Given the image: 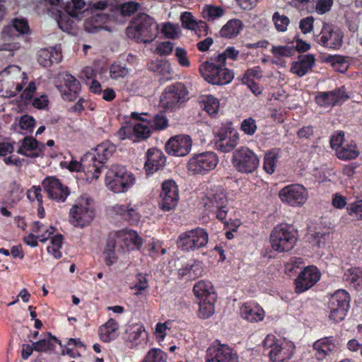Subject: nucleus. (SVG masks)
<instances>
[{"instance_id":"f257e3e1","label":"nucleus","mask_w":362,"mask_h":362,"mask_svg":"<svg viewBox=\"0 0 362 362\" xmlns=\"http://www.w3.org/2000/svg\"><path fill=\"white\" fill-rule=\"evenodd\" d=\"M116 146L112 143L105 141L94 148L92 153H87L81 159V166L86 173L88 179L97 180L100 177L103 165L112 156Z\"/></svg>"},{"instance_id":"f03ea898","label":"nucleus","mask_w":362,"mask_h":362,"mask_svg":"<svg viewBox=\"0 0 362 362\" xmlns=\"http://www.w3.org/2000/svg\"><path fill=\"white\" fill-rule=\"evenodd\" d=\"M158 33V25L153 18L143 13L137 14L126 28L127 36L138 42H151Z\"/></svg>"},{"instance_id":"7ed1b4c3","label":"nucleus","mask_w":362,"mask_h":362,"mask_svg":"<svg viewBox=\"0 0 362 362\" xmlns=\"http://www.w3.org/2000/svg\"><path fill=\"white\" fill-rule=\"evenodd\" d=\"M264 354L269 356L271 362H288L296 349L291 341L277 339L274 335H267L262 342Z\"/></svg>"},{"instance_id":"20e7f679","label":"nucleus","mask_w":362,"mask_h":362,"mask_svg":"<svg viewBox=\"0 0 362 362\" xmlns=\"http://www.w3.org/2000/svg\"><path fill=\"white\" fill-rule=\"evenodd\" d=\"M298 232L290 224L274 226L269 235L272 249L278 252H289L296 246Z\"/></svg>"},{"instance_id":"39448f33","label":"nucleus","mask_w":362,"mask_h":362,"mask_svg":"<svg viewBox=\"0 0 362 362\" xmlns=\"http://www.w3.org/2000/svg\"><path fill=\"white\" fill-rule=\"evenodd\" d=\"M134 175L122 165H112L105 173V185L115 193L128 191L134 184Z\"/></svg>"},{"instance_id":"423d86ee","label":"nucleus","mask_w":362,"mask_h":362,"mask_svg":"<svg viewBox=\"0 0 362 362\" xmlns=\"http://www.w3.org/2000/svg\"><path fill=\"white\" fill-rule=\"evenodd\" d=\"M193 293L199 300V316L202 319H207L212 316L215 312V302L216 293L212 283L207 280L197 281L193 287Z\"/></svg>"},{"instance_id":"0eeeda50","label":"nucleus","mask_w":362,"mask_h":362,"mask_svg":"<svg viewBox=\"0 0 362 362\" xmlns=\"http://www.w3.org/2000/svg\"><path fill=\"white\" fill-rule=\"evenodd\" d=\"M205 210L209 211L221 222L226 221L229 211L226 192L221 187L211 188L202 199Z\"/></svg>"},{"instance_id":"6e6552de","label":"nucleus","mask_w":362,"mask_h":362,"mask_svg":"<svg viewBox=\"0 0 362 362\" xmlns=\"http://www.w3.org/2000/svg\"><path fill=\"white\" fill-rule=\"evenodd\" d=\"M209 234L202 227H197L180 233L177 239V249L182 252H196L207 246Z\"/></svg>"},{"instance_id":"1a4fd4ad","label":"nucleus","mask_w":362,"mask_h":362,"mask_svg":"<svg viewBox=\"0 0 362 362\" xmlns=\"http://www.w3.org/2000/svg\"><path fill=\"white\" fill-rule=\"evenodd\" d=\"M189 100V91L182 82L166 86L160 97V105L166 112L180 110Z\"/></svg>"},{"instance_id":"9d476101","label":"nucleus","mask_w":362,"mask_h":362,"mask_svg":"<svg viewBox=\"0 0 362 362\" xmlns=\"http://www.w3.org/2000/svg\"><path fill=\"white\" fill-rule=\"evenodd\" d=\"M199 70L202 78L212 85H227L234 78L232 70L220 64L204 62L199 65Z\"/></svg>"},{"instance_id":"9b49d317","label":"nucleus","mask_w":362,"mask_h":362,"mask_svg":"<svg viewBox=\"0 0 362 362\" xmlns=\"http://www.w3.org/2000/svg\"><path fill=\"white\" fill-rule=\"evenodd\" d=\"M350 308L349 293L339 289L330 296L327 302L329 320L335 324L344 320Z\"/></svg>"},{"instance_id":"f8f14e48","label":"nucleus","mask_w":362,"mask_h":362,"mask_svg":"<svg viewBox=\"0 0 362 362\" xmlns=\"http://www.w3.org/2000/svg\"><path fill=\"white\" fill-rule=\"evenodd\" d=\"M91 199L82 196L69 211V222L75 227L83 228L89 225L95 217Z\"/></svg>"},{"instance_id":"ddd939ff","label":"nucleus","mask_w":362,"mask_h":362,"mask_svg":"<svg viewBox=\"0 0 362 362\" xmlns=\"http://www.w3.org/2000/svg\"><path fill=\"white\" fill-rule=\"evenodd\" d=\"M231 162L236 171L245 174L253 173L259 166L258 156L247 147L236 148L232 154Z\"/></svg>"},{"instance_id":"4468645a","label":"nucleus","mask_w":362,"mask_h":362,"mask_svg":"<svg viewBox=\"0 0 362 362\" xmlns=\"http://www.w3.org/2000/svg\"><path fill=\"white\" fill-rule=\"evenodd\" d=\"M218 158L214 151H204L193 155L187 163L188 172L194 175H204L218 165Z\"/></svg>"},{"instance_id":"2eb2a0df","label":"nucleus","mask_w":362,"mask_h":362,"mask_svg":"<svg viewBox=\"0 0 362 362\" xmlns=\"http://www.w3.org/2000/svg\"><path fill=\"white\" fill-rule=\"evenodd\" d=\"M344 37L343 32L339 27L323 23L322 30L320 35H317L315 41L329 50H339L342 46Z\"/></svg>"},{"instance_id":"dca6fc26","label":"nucleus","mask_w":362,"mask_h":362,"mask_svg":"<svg viewBox=\"0 0 362 362\" xmlns=\"http://www.w3.org/2000/svg\"><path fill=\"white\" fill-rule=\"evenodd\" d=\"M279 197L282 203L291 207H301L306 203L309 194L303 185H287L279 192Z\"/></svg>"},{"instance_id":"f3484780","label":"nucleus","mask_w":362,"mask_h":362,"mask_svg":"<svg viewBox=\"0 0 362 362\" xmlns=\"http://www.w3.org/2000/svg\"><path fill=\"white\" fill-rule=\"evenodd\" d=\"M239 141V134L233 127L232 123H226L215 133L214 145L216 150L228 153L232 151Z\"/></svg>"},{"instance_id":"a211bd4d","label":"nucleus","mask_w":362,"mask_h":362,"mask_svg":"<svg viewBox=\"0 0 362 362\" xmlns=\"http://www.w3.org/2000/svg\"><path fill=\"white\" fill-rule=\"evenodd\" d=\"M205 362H239L237 352L231 346L220 341L207 347Z\"/></svg>"},{"instance_id":"6ab92c4d","label":"nucleus","mask_w":362,"mask_h":362,"mask_svg":"<svg viewBox=\"0 0 362 362\" xmlns=\"http://www.w3.org/2000/svg\"><path fill=\"white\" fill-rule=\"evenodd\" d=\"M41 186L49 199L59 203L64 202L70 195V189L55 176L45 177L41 182Z\"/></svg>"},{"instance_id":"aec40b11","label":"nucleus","mask_w":362,"mask_h":362,"mask_svg":"<svg viewBox=\"0 0 362 362\" xmlns=\"http://www.w3.org/2000/svg\"><path fill=\"white\" fill-rule=\"evenodd\" d=\"M159 197H160V201H159L158 205L161 211L165 212L175 208L177 205L179 195L177 185L174 180H167L162 182Z\"/></svg>"},{"instance_id":"412c9836","label":"nucleus","mask_w":362,"mask_h":362,"mask_svg":"<svg viewBox=\"0 0 362 362\" xmlns=\"http://www.w3.org/2000/svg\"><path fill=\"white\" fill-rule=\"evenodd\" d=\"M349 98L344 86L335 88L332 91H320L315 95V103L325 108L339 106Z\"/></svg>"},{"instance_id":"4be33fe9","label":"nucleus","mask_w":362,"mask_h":362,"mask_svg":"<svg viewBox=\"0 0 362 362\" xmlns=\"http://www.w3.org/2000/svg\"><path fill=\"white\" fill-rule=\"evenodd\" d=\"M145 159L144 170L147 175H153L166 165V156L160 149L156 147L148 148L145 153Z\"/></svg>"},{"instance_id":"5701e85b","label":"nucleus","mask_w":362,"mask_h":362,"mask_svg":"<svg viewBox=\"0 0 362 362\" xmlns=\"http://www.w3.org/2000/svg\"><path fill=\"white\" fill-rule=\"evenodd\" d=\"M320 279V272L315 266H308L299 273L295 280L296 292L301 293L311 288Z\"/></svg>"},{"instance_id":"b1692460","label":"nucleus","mask_w":362,"mask_h":362,"mask_svg":"<svg viewBox=\"0 0 362 362\" xmlns=\"http://www.w3.org/2000/svg\"><path fill=\"white\" fill-rule=\"evenodd\" d=\"M192 148V139L189 135H175L167 141V153L175 156L182 157L189 153Z\"/></svg>"},{"instance_id":"393cba45","label":"nucleus","mask_w":362,"mask_h":362,"mask_svg":"<svg viewBox=\"0 0 362 362\" xmlns=\"http://www.w3.org/2000/svg\"><path fill=\"white\" fill-rule=\"evenodd\" d=\"M315 358L317 361H323L328 356L337 351V339L334 336L320 338L313 344Z\"/></svg>"},{"instance_id":"a878e982","label":"nucleus","mask_w":362,"mask_h":362,"mask_svg":"<svg viewBox=\"0 0 362 362\" xmlns=\"http://www.w3.org/2000/svg\"><path fill=\"white\" fill-rule=\"evenodd\" d=\"M58 89L61 92L62 99L73 102L78 98L81 91V83L73 75L65 74L64 83L58 86Z\"/></svg>"},{"instance_id":"bb28decb","label":"nucleus","mask_w":362,"mask_h":362,"mask_svg":"<svg viewBox=\"0 0 362 362\" xmlns=\"http://www.w3.org/2000/svg\"><path fill=\"white\" fill-rule=\"evenodd\" d=\"M30 33V26L28 21L25 18H14L11 20V23L5 25L3 28L1 35L4 40H9L19 35H28Z\"/></svg>"},{"instance_id":"cd10ccee","label":"nucleus","mask_w":362,"mask_h":362,"mask_svg":"<svg viewBox=\"0 0 362 362\" xmlns=\"http://www.w3.org/2000/svg\"><path fill=\"white\" fill-rule=\"evenodd\" d=\"M45 149L44 144L36 141L33 137L25 136L21 140V145L16 152L22 156L35 158L42 157Z\"/></svg>"},{"instance_id":"c85d7f7f","label":"nucleus","mask_w":362,"mask_h":362,"mask_svg":"<svg viewBox=\"0 0 362 362\" xmlns=\"http://www.w3.org/2000/svg\"><path fill=\"white\" fill-rule=\"evenodd\" d=\"M203 263L197 259L189 260L182 267L177 269V277L180 279L194 281L202 276Z\"/></svg>"},{"instance_id":"c756f323","label":"nucleus","mask_w":362,"mask_h":362,"mask_svg":"<svg viewBox=\"0 0 362 362\" xmlns=\"http://www.w3.org/2000/svg\"><path fill=\"white\" fill-rule=\"evenodd\" d=\"M315 64V55L313 54L301 55L298 61L291 63V72L298 75V77H303L312 71Z\"/></svg>"},{"instance_id":"7c9ffc66","label":"nucleus","mask_w":362,"mask_h":362,"mask_svg":"<svg viewBox=\"0 0 362 362\" xmlns=\"http://www.w3.org/2000/svg\"><path fill=\"white\" fill-rule=\"evenodd\" d=\"M240 315L247 322H260L264 319V311L257 303L247 301L243 304L241 310H240Z\"/></svg>"},{"instance_id":"2f4dec72","label":"nucleus","mask_w":362,"mask_h":362,"mask_svg":"<svg viewBox=\"0 0 362 362\" xmlns=\"http://www.w3.org/2000/svg\"><path fill=\"white\" fill-rule=\"evenodd\" d=\"M108 16L101 12L92 14L90 18L83 22V29L86 33H95L103 30H106L105 23L107 22Z\"/></svg>"},{"instance_id":"473e14b6","label":"nucleus","mask_w":362,"mask_h":362,"mask_svg":"<svg viewBox=\"0 0 362 362\" xmlns=\"http://www.w3.org/2000/svg\"><path fill=\"white\" fill-rule=\"evenodd\" d=\"M119 325L114 318H110L104 325L100 326L98 329V334H99L100 340L107 343L118 337Z\"/></svg>"},{"instance_id":"72a5a7b5","label":"nucleus","mask_w":362,"mask_h":362,"mask_svg":"<svg viewBox=\"0 0 362 362\" xmlns=\"http://www.w3.org/2000/svg\"><path fill=\"white\" fill-rule=\"evenodd\" d=\"M332 149L335 150L337 158L341 160L356 159L360 156L358 145L354 141H348L345 144Z\"/></svg>"},{"instance_id":"f704fd0d","label":"nucleus","mask_w":362,"mask_h":362,"mask_svg":"<svg viewBox=\"0 0 362 362\" xmlns=\"http://www.w3.org/2000/svg\"><path fill=\"white\" fill-rule=\"evenodd\" d=\"M240 52L233 46H228L221 53L209 57L204 62H213L216 64L226 65V60L236 61L239 57Z\"/></svg>"},{"instance_id":"c9c22d12","label":"nucleus","mask_w":362,"mask_h":362,"mask_svg":"<svg viewBox=\"0 0 362 362\" xmlns=\"http://www.w3.org/2000/svg\"><path fill=\"white\" fill-rule=\"evenodd\" d=\"M271 52L274 56L272 64L283 66L285 62L282 61V58L293 56L296 54V49L293 45H277L272 46Z\"/></svg>"},{"instance_id":"e433bc0d","label":"nucleus","mask_w":362,"mask_h":362,"mask_svg":"<svg viewBox=\"0 0 362 362\" xmlns=\"http://www.w3.org/2000/svg\"><path fill=\"white\" fill-rule=\"evenodd\" d=\"M243 22L240 19H232L220 30V35L226 39H232L240 34L243 30Z\"/></svg>"},{"instance_id":"4c0bfd02","label":"nucleus","mask_w":362,"mask_h":362,"mask_svg":"<svg viewBox=\"0 0 362 362\" xmlns=\"http://www.w3.org/2000/svg\"><path fill=\"white\" fill-rule=\"evenodd\" d=\"M199 103L202 109L211 116L218 114L220 109V101L213 95H202L199 98Z\"/></svg>"},{"instance_id":"58836bf2","label":"nucleus","mask_w":362,"mask_h":362,"mask_svg":"<svg viewBox=\"0 0 362 362\" xmlns=\"http://www.w3.org/2000/svg\"><path fill=\"white\" fill-rule=\"evenodd\" d=\"M120 241H123L129 251L140 250L143 245L142 238L135 230H129L126 233L121 232Z\"/></svg>"},{"instance_id":"ea45409f","label":"nucleus","mask_w":362,"mask_h":362,"mask_svg":"<svg viewBox=\"0 0 362 362\" xmlns=\"http://www.w3.org/2000/svg\"><path fill=\"white\" fill-rule=\"evenodd\" d=\"M280 158V148H272L265 153L264 156L263 169L265 172L272 175L275 171L276 163Z\"/></svg>"},{"instance_id":"a19ab883","label":"nucleus","mask_w":362,"mask_h":362,"mask_svg":"<svg viewBox=\"0 0 362 362\" xmlns=\"http://www.w3.org/2000/svg\"><path fill=\"white\" fill-rule=\"evenodd\" d=\"M56 344H59V346H62L60 341L57 339L56 337H54L50 333H48L47 337L37 341L33 343L32 345L34 346L35 351L41 352L54 351L56 348Z\"/></svg>"},{"instance_id":"79ce46f5","label":"nucleus","mask_w":362,"mask_h":362,"mask_svg":"<svg viewBox=\"0 0 362 362\" xmlns=\"http://www.w3.org/2000/svg\"><path fill=\"white\" fill-rule=\"evenodd\" d=\"M115 211L117 214L121 215L124 221H127L129 225H136L139 221V213L129 206L124 204L116 206Z\"/></svg>"},{"instance_id":"37998d69","label":"nucleus","mask_w":362,"mask_h":362,"mask_svg":"<svg viewBox=\"0 0 362 362\" xmlns=\"http://www.w3.org/2000/svg\"><path fill=\"white\" fill-rule=\"evenodd\" d=\"M61 57L60 54L57 52L54 54L48 49H41L40 54H38L37 62L40 66L48 68L52 64L58 63Z\"/></svg>"},{"instance_id":"c03bdc74","label":"nucleus","mask_w":362,"mask_h":362,"mask_svg":"<svg viewBox=\"0 0 362 362\" xmlns=\"http://www.w3.org/2000/svg\"><path fill=\"white\" fill-rule=\"evenodd\" d=\"M342 279L356 288L362 284V269L355 267L347 269L344 272Z\"/></svg>"},{"instance_id":"a18cd8bd","label":"nucleus","mask_w":362,"mask_h":362,"mask_svg":"<svg viewBox=\"0 0 362 362\" xmlns=\"http://www.w3.org/2000/svg\"><path fill=\"white\" fill-rule=\"evenodd\" d=\"M151 127L148 121L137 122L134 124L132 129V136L137 140H144L148 139L151 134Z\"/></svg>"},{"instance_id":"49530a36","label":"nucleus","mask_w":362,"mask_h":362,"mask_svg":"<svg viewBox=\"0 0 362 362\" xmlns=\"http://www.w3.org/2000/svg\"><path fill=\"white\" fill-rule=\"evenodd\" d=\"M86 10L84 0H71V3H67L64 6L65 13L74 18Z\"/></svg>"},{"instance_id":"de8ad7c7","label":"nucleus","mask_w":362,"mask_h":362,"mask_svg":"<svg viewBox=\"0 0 362 362\" xmlns=\"http://www.w3.org/2000/svg\"><path fill=\"white\" fill-rule=\"evenodd\" d=\"M8 194L10 197L11 203H17L21 200L24 190L19 182L13 181L8 185Z\"/></svg>"},{"instance_id":"09e8293b","label":"nucleus","mask_w":362,"mask_h":362,"mask_svg":"<svg viewBox=\"0 0 362 362\" xmlns=\"http://www.w3.org/2000/svg\"><path fill=\"white\" fill-rule=\"evenodd\" d=\"M57 12H58V16H57L56 21L59 28L64 32L70 33L72 30L74 23L70 17L73 16H69L66 12H62L61 10L57 11Z\"/></svg>"},{"instance_id":"8fccbe9b","label":"nucleus","mask_w":362,"mask_h":362,"mask_svg":"<svg viewBox=\"0 0 362 362\" xmlns=\"http://www.w3.org/2000/svg\"><path fill=\"white\" fill-rule=\"evenodd\" d=\"M140 8V4L134 1L124 2L118 6L119 12L122 16L130 17Z\"/></svg>"},{"instance_id":"3c124183","label":"nucleus","mask_w":362,"mask_h":362,"mask_svg":"<svg viewBox=\"0 0 362 362\" xmlns=\"http://www.w3.org/2000/svg\"><path fill=\"white\" fill-rule=\"evenodd\" d=\"M167 354L159 349H151L146 354L142 362H166Z\"/></svg>"},{"instance_id":"603ef678","label":"nucleus","mask_w":362,"mask_h":362,"mask_svg":"<svg viewBox=\"0 0 362 362\" xmlns=\"http://www.w3.org/2000/svg\"><path fill=\"white\" fill-rule=\"evenodd\" d=\"M110 78L113 80H117L129 74V69H127L124 64H122L119 62H115L110 65Z\"/></svg>"},{"instance_id":"864d4df0","label":"nucleus","mask_w":362,"mask_h":362,"mask_svg":"<svg viewBox=\"0 0 362 362\" xmlns=\"http://www.w3.org/2000/svg\"><path fill=\"white\" fill-rule=\"evenodd\" d=\"M272 22L277 31L284 33L289 25V18L286 15H281L279 12H274L272 15Z\"/></svg>"},{"instance_id":"5fc2aeb1","label":"nucleus","mask_w":362,"mask_h":362,"mask_svg":"<svg viewBox=\"0 0 362 362\" xmlns=\"http://www.w3.org/2000/svg\"><path fill=\"white\" fill-rule=\"evenodd\" d=\"M224 10L219 6H208L206 9L204 10V17L207 21H213L223 16Z\"/></svg>"},{"instance_id":"6e6d98bb","label":"nucleus","mask_w":362,"mask_h":362,"mask_svg":"<svg viewBox=\"0 0 362 362\" xmlns=\"http://www.w3.org/2000/svg\"><path fill=\"white\" fill-rule=\"evenodd\" d=\"M240 129L247 136H252L257 129L256 121L252 117L244 119L241 122Z\"/></svg>"},{"instance_id":"4d7b16f0","label":"nucleus","mask_w":362,"mask_h":362,"mask_svg":"<svg viewBox=\"0 0 362 362\" xmlns=\"http://www.w3.org/2000/svg\"><path fill=\"white\" fill-rule=\"evenodd\" d=\"M180 21L183 28H186L190 30H195L196 26L199 22L194 20L193 15L189 12H184L180 16Z\"/></svg>"},{"instance_id":"13d9d810","label":"nucleus","mask_w":362,"mask_h":362,"mask_svg":"<svg viewBox=\"0 0 362 362\" xmlns=\"http://www.w3.org/2000/svg\"><path fill=\"white\" fill-rule=\"evenodd\" d=\"M27 199H28L29 202H33L34 201H37V205H41L43 203L41 194V187L34 185L31 187V188L28 189L26 192Z\"/></svg>"},{"instance_id":"bf43d9fd","label":"nucleus","mask_w":362,"mask_h":362,"mask_svg":"<svg viewBox=\"0 0 362 362\" xmlns=\"http://www.w3.org/2000/svg\"><path fill=\"white\" fill-rule=\"evenodd\" d=\"M349 216H356L358 221H362V199L357 200L349 204L346 208Z\"/></svg>"},{"instance_id":"052dcab7","label":"nucleus","mask_w":362,"mask_h":362,"mask_svg":"<svg viewBox=\"0 0 362 362\" xmlns=\"http://www.w3.org/2000/svg\"><path fill=\"white\" fill-rule=\"evenodd\" d=\"M151 128L155 130H162L168 127V119L163 114H158L153 117Z\"/></svg>"},{"instance_id":"680f3d73","label":"nucleus","mask_w":362,"mask_h":362,"mask_svg":"<svg viewBox=\"0 0 362 362\" xmlns=\"http://www.w3.org/2000/svg\"><path fill=\"white\" fill-rule=\"evenodd\" d=\"M333 4V0H317L315 6V12L319 15H324L331 11Z\"/></svg>"},{"instance_id":"e2e57ef3","label":"nucleus","mask_w":362,"mask_h":362,"mask_svg":"<svg viewBox=\"0 0 362 362\" xmlns=\"http://www.w3.org/2000/svg\"><path fill=\"white\" fill-rule=\"evenodd\" d=\"M121 231L115 232V233L110 234L107 237V243H105V252L115 251L116 245L120 242Z\"/></svg>"},{"instance_id":"0e129e2a","label":"nucleus","mask_w":362,"mask_h":362,"mask_svg":"<svg viewBox=\"0 0 362 362\" xmlns=\"http://www.w3.org/2000/svg\"><path fill=\"white\" fill-rule=\"evenodd\" d=\"M161 33L168 39L175 40L177 38V30L171 23L167 22L162 25Z\"/></svg>"},{"instance_id":"69168bd1","label":"nucleus","mask_w":362,"mask_h":362,"mask_svg":"<svg viewBox=\"0 0 362 362\" xmlns=\"http://www.w3.org/2000/svg\"><path fill=\"white\" fill-rule=\"evenodd\" d=\"M315 18L312 16H308L299 21V28H300L301 33L304 35H307L312 32L313 28V22Z\"/></svg>"},{"instance_id":"338daca9","label":"nucleus","mask_w":362,"mask_h":362,"mask_svg":"<svg viewBox=\"0 0 362 362\" xmlns=\"http://www.w3.org/2000/svg\"><path fill=\"white\" fill-rule=\"evenodd\" d=\"M35 125V119L30 115H23L19 119V126L21 129L26 130L27 132H33V128Z\"/></svg>"},{"instance_id":"774afa93","label":"nucleus","mask_w":362,"mask_h":362,"mask_svg":"<svg viewBox=\"0 0 362 362\" xmlns=\"http://www.w3.org/2000/svg\"><path fill=\"white\" fill-rule=\"evenodd\" d=\"M175 56L178 64L183 67H189V62L187 57V52L184 48L177 47L175 49Z\"/></svg>"}]
</instances>
